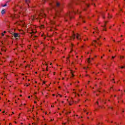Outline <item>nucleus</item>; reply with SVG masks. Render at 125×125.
I'll use <instances>...</instances> for the list:
<instances>
[{"instance_id": "a878e982", "label": "nucleus", "mask_w": 125, "mask_h": 125, "mask_svg": "<svg viewBox=\"0 0 125 125\" xmlns=\"http://www.w3.org/2000/svg\"><path fill=\"white\" fill-rule=\"evenodd\" d=\"M98 101L101 102H101H102V101H101V99L99 100Z\"/></svg>"}, {"instance_id": "e2e57ef3", "label": "nucleus", "mask_w": 125, "mask_h": 125, "mask_svg": "<svg viewBox=\"0 0 125 125\" xmlns=\"http://www.w3.org/2000/svg\"><path fill=\"white\" fill-rule=\"evenodd\" d=\"M26 86H29V85H27Z\"/></svg>"}, {"instance_id": "603ef678", "label": "nucleus", "mask_w": 125, "mask_h": 125, "mask_svg": "<svg viewBox=\"0 0 125 125\" xmlns=\"http://www.w3.org/2000/svg\"><path fill=\"white\" fill-rule=\"evenodd\" d=\"M69 105H70V106H71V105H72V104H69Z\"/></svg>"}, {"instance_id": "37998d69", "label": "nucleus", "mask_w": 125, "mask_h": 125, "mask_svg": "<svg viewBox=\"0 0 125 125\" xmlns=\"http://www.w3.org/2000/svg\"><path fill=\"white\" fill-rule=\"evenodd\" d=\"M28 98H31V96H28Z\"/></svg>"}, {"instance_id": "473e14b6", "label": "nucleus", "mask_w": 125, "mask_h": 125, "mask_svg": "<svg viewBox=\"0 0 125 125\" xmlns=\"http://www.w3.org/2000/svg\"><path fill=\"white\" fill-rule=\"evenodd\" d=\"M4 78H6V75L4 74Z\"/></svg>"}, {"instance_id": "864d4df0", "label": "nucleus", "mask_w": 125, "mask_h": 125, "mask_svg": "<svg viewBox=\"0 0 125 125\" xmlns=\"http://www.w3.org/2000/svg\"><path fill=\"white\" fill-rule=\"evenodd\" d=\"M101 58L102 59V58H103V57H101Z\"/></svg>"}, {"instance_id": "9d476101", "label": "nucleus", "mask_w": 125, "mask_h": 125, "mask_svg": "<svg viewBox=\"0 0 125 125\" xmlns=\"http://www.w3.org/2000/svg\"><path fill=\"white\" fill-rule=\"evenodd\" d=\"M39 16H42V17H45V14H40Z\"/></svg>"}, {"instance_id": "7ed1b4c3", "label": "nucleus", "mask_w": 125, "mask_h": 125, "mask_svg": "<svg viewBox=\"0 0 125 125\" xmlns=\"http://www.w3.org/2000/svg\"><path fill=\"white\" fill-rule=\"evenodd\" d=\"M76 39H77L78 41H82V37L81 36V35L79 34H77L76 35V34H73L72 36L69 37V40H75V39H76Z\"/></svg>"}, {"instance_id": "c85d7f7f", "label": "nucleus", "mask_w": 125, "mask_h": 125, "mask_svg": "<svg viewBox=\"0 0 125 125\" xmlns=\"http://www.w3.org/2000/svg\"><path fill=\"white\" fill-rule=\"evenodd\" d=\"M7 4H5L4 5H3V7L6 6Z\"/></svg>"}, {"instance_id": "13d9d810", "label": "nucleus", "mask_w": 125, "mask_h": 125, "mask_svg": "<svg viewBox=\"0 0 125 125\" xmlns=\"http://www.w3.org/2000/svg\"><path fill=\"white\" fill-rule=\"evenodd\" d=\"M20 96H21V97H22V95H20Z\"/></svg>"}, {"instance_id": "2f4dec72", "label": "nucleus", "mask_w": 125, "mask_h": 125, "mask_svg": "<svg viewBox=\"0 0 125 125\" xmlns=\"http://www.w3.org/2000/svg\"><path fill=\"white\" fill-rule=\"evenodd\" d=\"M109 108L111 109V110H113V107H110Z\"/></svg>"}, {"instance_id": "8fccbe9b", "label": "nucleus", "mask_w": 125, "mask_h": 125, "mask_svg": "<svg viewBox=\"0 0 125 125\" xmlns=\"http://www.w3.org/2000/svg\"><path fill=\"white\" fill-rule=\"evenodd\" d=\"M118 42H121V41H118Z\"/></svg>"}, {"instance_id": "a211bd4d", "label": "nucleus", "mask_w": 125, "mask_h": 125, "mask_svg": "<svg viewBox=\"0 0 125 125\" xmlns=\"http://www.w3.org/2000/svg\"><path fill=\"white\" fill-rule=\"evenodd\" d=\"M25 2H26V3H29V2H30V0H28V1H25Z\"/></svg>"}, {"instance_id": "cd10ccee", "label": "nucleus", "mask_w": 125, "mask_h": 125, "mask_svg": "<svg viewBox=\"0 0 125 125\" xmlns=\"http://www.w3.org/2000/svg\"><path fill=\"white\" fill-rule=\"evenodd\" d=\"M121 69H124V68H125V66H122L121 67Z\"/></svg>"}, {"instance_id": "aec40b11", "label": "nucleus", "mask_w": 125, "mask_h": 125, "mask_svg": "<svg viewBox=\"0 0 125 125\" xmlns=\"http://www.w3.org/2000/svg\"><path fill=\"white\" fill-rule=\"evenodd\" d=\"M11 17H12V18H15V15H12L11 16Z\"/></svg>"}, {"instance_id": "b1692460", "label": "nucleus", "mask_w": 125, "mask_h": 125, "mask_svg": "<svg viewBox=\"0 0 125 125\" xmlns=\"http://www.w3.org/2000/svg\"><path fill=\"white\" fill-rule=\"evenodd\" d=\"M83 47H84V46H83H83H81V48H82V49H83V48H84Z\"/></svg>"}, {"instance_id": "052dcab7", "label": "nucleus", "mask_w": 125, "mask_h": 125, "mask_svg": "<svg viewBox=\"0 0 125 125\" xmlns=\"http://www.w3.org/2000/svg\"><path fill=\"white\" fill-rule=\"evenodd\" d=\"M87 119H89V117H87Z\"/></svg>"}, {"instance_id": "5701e85b", "label": "nucleus", "mask_w": 125, "mask_h": 125, "mask_svg": "<svg viewBox=\"0 0 125 125\" xmlns=\"http://www.w3.org/2000/svg\"><path fill=\"white\" fill-rule=\"evenodd\" d=\"M103 18H104V19H105V16H104V15H103Z\"/></svg>"}, {"instance_id": "69168bd1", "label": "nucleus", "mask_w": 125, "mask_h": 125, "mask_svg": "<svg viewBox=\"0 0 125 125\" xmlns=\"http://www.w3.org/2000/svg\"><path fill=\"white\" fill-rule=\"evenodd\" d=\"M11 125V123H10L9 125Z\"/></svg>"}, {"instance_id": "c9c22d12", "label": "nucleus", "mask_w": 125, "mask_h": 125, "mask_svg": "<svg viewBox=\"0 0 125 125\" xmlns=\"http://www.w3.org/2000/svg\"><path fill=\"white\" fill-rule=\"evenodd\" d=\"M104 31H107V30H106V29L104 28Z\"/></svg>"}, {"instance_id": "6ab92c4d", "label": "nucleus", "mask_w": 125, "mask_h": 125, "mask_svg": "<svg viewBox=\"0 0 125 125\" xmlns=\"http://www.w3.org/2000/svg\"><path fill=\"white\" fill-rule=\"evenodd\" d=\"M107 22H108V21H105V25H104V26H103V27H106V23H107Z\"/></svg>"}, {"instance_id": "bb28decb", "label": "nucleus", "mask_w": 125, "mask_h": 125, "mask_svg": "<svg viewBox=\"0 0 125 125\" xmlns=\"http://www.w3.org/2000/svg\"><path fill=\"white\" fill-rule=\"evenodd\" d=\"M93 45H94L95 47H96V45H95V44H93Z\"/></svg>"}, {"instance_id": "0eeeda50", "label": "nucleus", "mask_w": 125, "mask_h": 125, "mask_svg": "<svg viewBox=\"0 0 125 125\" xmlns=\"http://www.w3.org/2000/svg\"><path fill=\"white\" fill-rule=\"evenodd\" d=\"M13 36H14V38H18V37H19V34L14 33Z\"/></svg>"}, {"instance_id": "72a5a7b5", "label": "nucleus", "mask_w": 125, "mask_h": 125, "mask_svg": "<svg viewBox=\"0 0 125 125\" xmlns=\"http://www.w3.org/2000/svg\"><path fill=\"white\" fill-rule=\"evenodd\" d=\"M115 58H116L115 56H113V57H112V58H113V59Z\"/></svg>"}, {"instance_id": "774afa93", "label": "nucleus", "mask_w": 125, "mask_h": 125, "mask_svg": "<svg viewBox=\"0 0 125 125\" xmlns=\"http://www.w3.org/2000/svg\"><path fill=\"white\" fill-rule=\"evenodd\" d=\"M121 37H123V35H121Z\"/></svg>"}, {"instance_id": "e433bc0d", "label": "nucleus", "mask_w": 125, "mask_h": 125, "mask_svg": "<svg viewBox=\"0 0 125 125\" xmlns=\"http://www.w3.org/2000/svg\"><path fill=\"white\" fill-rule=\"evenodd\" d=\"M34 103H35V104H37V102L35 101Z\"/></svg>"}, {"instance_id": "7c9ffc66", "label": "nucleus", "mask_w": 125, "mask_h": 125, "mask_svg": "<svg viewBox=\"0 0 125 125\" xmlns=\"http://www.w3.org/2000/svg\"><path fill=\"white\" fill-rule=\"evenodd\" d=\"M1 36H2V37H3V36H4V34H3V33H1Z\"/></svg>"}, {"instance_id": "f3484780", "label": "nucleus", "mask_w": 125, "mask_h": 125, "mask_svg": "<svg viewBox=\"0 0 125 125\" xmlns=\"http://www.w3.org/2000/svg\"><path fill=\"white\" fill-rule=\"evenodd\" d=\"M71 74H72V77H75V75H74V74H73V71H71Z\"/></svg>"}, {"instance_id": "3c124183", "label": "nucleus", "mask_w": 125, "mask_h": 125, "mask_svg": "<svg viewBox=\"0 0 125 125\" xmlns=\"http://www.w3.org/2000/svg\"><path fill=\"white\" fill-rule=\"evenodd\" d=\"M5 111H4L2 112V113H5Z\"/></svg>"}, {"instance_id": "1a4fd4ad", "label": "nucleus", "mask_w": 125, "mask_h": 125, "mask_svg": "<svg viewBox=\"0 0 125 125\" xmlns=\"http://www.w3.org/2000/svg\"><path fill=\"white\" fill-rule=\"evenodd\" d=\"M72 7H73V6L72 5V3H69L68 6V8H69V9L72 8Z\"/></svg>"}, {"instance_id": "a19ab883", "label": "nucleus", "mask_w": 125, "mask_h": 125, "mask_svg": "<svg viewBox=\"0 0 125 125\" xmlns=\"http://www.w3.org/2000/svg\"><path fill=\"white\" fill-rule=\"evenodd\" d=\"M6 33V31H4V34H5Z\"/></svg>"}, {"instance_id": "423d86ee", "label": "nucleus", "mask_w": 125, "mask_h": 125, "mask_svg": "<svg viewBox=\"0 0 125 125\" xmlns=\"http://www.w3.org/2000/svg\"><path fill=\"white\" fill-rule=\"evenodd\" d=\"M93 42L94 43H97L98 45H99V46H101V45L102 44L101 43L97 42V41H96V40H94Z\"/></svg>"}, {"instance_id": "79ce46f5", "label": "nucleus", "mask_w": 125, "mask_h": 125, "mask_svg": "<svg viewBox=\"0 0 125 125\" xmlns=\"http://www.w3.org/2000/svg\"><path fill=\"white\" fill-rule=\"evenodd\" d=\"M25 1H29V0H25Z\"/></svg>"}, {"instance_id": "ddd939ff", "label": "nucleus", "mask_w": 125, "mask_h": 125, "mask_svg": "<svg viewBox=\"0 0 125 125\" xmlns=\"http://www.w3.org/2000/svg\"><path fill=\"white\" fill-rule=\"evenodd\" d=\"M4 13H5V10H2L1 11V14L3 15Z\"/></svg>"}, {"instance_id": "2eb2a0df", "label": "nucleus", "mask_w": 125, "mask_h": 125, "mask_svg": "<svg viewBox=\"0 0 125 125\" xmlns=\"http://www.w3.org/2000/svg\"><path fill=\"white\" fill-rule=\"evenodd\" d=\"M87 62L88 63V64H89V63H90V60L89 59H88Z\"/></svg>"}, {"instance_id": "f257e3e1", "label": "nucleus", "mask_w": 125, "mask_h": 125, "mask_svg": "<svg viewBox=\"0 0 125 125\" xmlns=\"http://www.w3.org/2000/svg\"><path fill=\"white\" fill-rule=\"evenodd\" d=\"M49 4L51 6V8H54L56 11L55 16H58L59 13L62 10V6L58 2L56 3V6H54V5L52 2L49 3Z\"/></svg>"}, {"instance_id": "bf43d9fd", "label": "nucleus", "mask_w": 125, "mask_h": 125, "mask_svg": "<svg viewBox=\"0 0 125 125\" xmlns=\"http://www.w3.org/2000/svg\"><path fill=\"white\" fill-rule=\"evenodd\" d=\"M12 114H14V112H12Z\"/></svg>"}, {"instance_id": "4d7b16f0", "label": "nucleus", "mask_w": 125, "mask_h": 125, "mask_svg": "<svg viewBox=\"0 0 125 125\" xmlns=\"http://www.w3.org/2000/svg\"><path fill=\"white\" fill-rule=\"evenodd\" d=\"M116 96H117V95H115V96H114V97H116Z\"/></svg>"}, {"instance_id": "0e129e2a", "label": "nucleus", "mask_w": 125, "mask_h": 125, "mask_svg": "<svg viewBox=\"0 0 125 125\" xmlns=\"http://www.w3.org/2000/svg\"><path fill=\"white\" fill-rule=\"evenodd\" d=\"M97 104H98V102H97Z\"/></svg>"}, {"instance_id": "39448f33", "label": "nucleus", "mask_w": 125, "mask_h": 125, "mask_svg": "<svg viewBox=\"0 0 125 125\" xmlns=\"http://www.w3.org/2000/svg\"><path fill=\"white\" fill-rule=\"evenodd\" d=\"M79 18H80L81 21H82V22L83 23H85V21H84V17H83L82 16H80Z\"/></svg>"}, {"instance_id": "f704fd0d", "label": "nucleus", "mask_w": 125, "mask_h": 125, "mask_svg": "<svg viewBox=\"0 0 125 125\" xmlns=\"http://www.w3.org/2000/svg\"><path fill=\"white\" fill-rule=\"evenodd\" d=\"M46 71H48V69H47V67L46 68Z\"/></svg>"}, {"instance_id": "f8f14e48", "label": "nucleus", "mask_w": 125, "mask_h": 125, "mask_svg": "<svg viewBox=\"0 0 125 125\" xmlns=\"http://www.w3.org/2000/svg\"><path fill=\"white\" fill-rule=\"evenodd\" d=\"M50 23H51V25H55V21H51Z\"/></svg>"}, {"instance_id": "4be33fe9", "label": "nucleus", "mask_w": 125, "mask_h": 125, "mask_svg": "<svg viewBox=\"0 0 125 125\" xmlns=\"http://www.w3.org/2000/svg\"><path fill=\"white\" fill-rule=\"evenodd\" d=\"M70 60H69V57L67 58V60L66 61L68 62V61H69Z\"/></svg>"}, {"instance_id": "09e8293b", "label": "nucleus", "mask_w": 125, "mask_h": 125, "mask_svg": "<svg viewBox=\"0 0 125 125\" xmlns=\"http://www.w3.org/2000/svg\"><path fill=\"white\" fill-rule=\"evenodd\" d=\"M91 0V1H93V0Z\"/></svg>"}, {"instance_id": "20e7f679", "label": "nucleus", "mask_w": 125, "mask_h": 125, "mask_svg": "<svg viewBox=\"0 0 125 125\" xmlns=\"http://www.w3.org/2000/svg\"><path fill=\"white\" fill-rule=\"evenodd\" d=\"M77 4H81V5H82V4H83V5H84L85 7H88V6H89V4H88V3H87V2H85L84 1V0H79L78 1V2L77 3Z\"/></svg>"}, {"instance_id": "c03bdc74", "label": "nucleus", "mask_w": 125, "mask_h": 125, "mask_svg": "<svg viewBox=\"0 0 125 125\" xmlns=\"http://www.w3.org/2000/svg\"><path fill=\"white\" fill-rule=\"evenodd\" d=\"M38 93L37 92H35V94H37Z\"/></svg>"}, {"instance_id": "a18cd8bd", "label": "nucleus", "mask_w": 125, "mask_h": 125, "mask_svg": "<svg viewBox=\"0 0 125 125\" xmlns=\"http://www.w3.org/2000/svg\"><path fill=\"white\" fill-rule=\"evenodd\" d=\"M119 31H121V28H119Z\"/></svg>"}, {"instance_id": "9b49d317", "label": "nucleus", "mask_w": 125, "mask_h": 125, "mask_svg": "<svg viewBox=\"0 0 125 125\" xmlns=\"http://www.w3.org/2000/svg\"><path fill=\"white\" fill-rule=\"evenodd\" d=\"M94 29L95 30L96 33H97V34L99 33V31H98V29H97V27H96L95 28H94Z\"/></svg>"}, {"instance_id": "412c9836", "label": "nucleus", "mask_w": 125, "mask_h": 125, "mask_svg": "<svg viewBox=\"0 0 125 125\" xmlns=\"http://www.w3.org/2000/svg\"><path fill=\"white\" fill-rule=\"evenodd\" d=\"M42 2L43 3H45V0H42Z\"/></svg>"}, {"instance_id": "de8ad7c7", "label": "nucleus", "mask_w": 125, "mask_h": 125, "mask_svg": "<svg viewBox=\"0 0 125 125\" xmlns=\"http://www.w3.org/2000/svg\"><path fill=\"white\" fill-rule=\"evenodd\" d=\"M123 10H122V9H120V11H122Z\"/></svg>"}, {"instance_id": "338daca9", "label": "nucleus", "mask_w": 125, "mask_h": 125, "mask_svg": "<svg viewBox=\"0 0 125 125\" xmlns=\"http://www.w3.org/2000/svg\"><path fill=\"white\" fill-rule=\"evenodd\" d=\"M84 69H86V68H85V67H84Z\"/></svg>"}, {"instance_id": "f03ea898", "label": "nucleus", "mask_w": 125, "mask_h": 125, "mask_svg": "<svg viewBox=\"0 0 125 125\" xmlns=\"http://www.w3.org/2000/svg\"><path fill=\"white\" fill-rule=\"evenodd\" d=\"M80 13H82V11H80L79 10H77V11L72 10L70 11L68 13H67L64 17L65 21L67 22L68 21V19H69L71 20L72 18H74V17L73 16V14H80Z\"/></svg>"}, {"instance_id": "6e6d98bb", "label": "nucleus", "mask_w": 125, "mask_h": 125, "mask_svg": "<svg viewBox=\"0 0 125 125\" xmlns=\"http://www.w3.org/2000/svg\"><path fill=\"white\" fill-rule=\"evenodd\" d=\"M51 107H54V106H53V105H51Z\"/></svg>"}, {"instance_id": "58836bf2", "label": "nucleus", "mask_w": 125, "mask_h": 125, "mask_svg": "<svg viewBox=\"0 0 125 125\" xmlns=\"http://www.w3.org/2000/svg\"><path fill=\"white\" fill-rule=\"evenodd\" d=\"M82 91V90H79V92H81Z\"/></svg>"}, {"instance_id": "4468645a", "label": "nucleus", "mask_w": 125, "mask_h": 125, "mask_svg": "<svg viewBox=\"0 0 125 125\" xmlns=\"http://www.w3.org/2000/svg\"><path fill=\"white\" fill-rule=\"evenodd\" d=\"M32 20H35V19H37V18L36 17L33 16L31 18Z\"/></svg>"}, {"instance_id": "4c0bfd02", "label": "nucleus", "mask_w": 125, "mask_h": 125, "mask_svg": "<svg viewBox=\"0 0 125 125\" xmlns=\"http://www.w3.org/2000/svg\"><path fill=\"white\" fill-rule=\"evenodd\" d=\"M83 10H86V9H85V8H84L83 9Z\"/></svg>"}, {"instance_id": "6e6552de", "label": "nucleus", "mask_w": 125, "mask_h": 125, "mask_svg": "<svg viewBox=\"0 0 125 125\" xmlns=\"http://www.w3.org/2000/svg\"><path fill=\"white\" fill-rule=\"evenodd\" d=\"M107 15H108L107 18L108 19H110V18H112V17H113L112 15H110V13H109L107 14Z\"/></svg>"}, {"instance_id": "5fc2aeb1", "label": "nucleus", "mask_w": 125, "mask_h": 125, "mask_svg": "<svg viewBox=\"0 0 125 125\" xmlns=\"http://www.w3.org/2000/svg\"><path fill=\"white\" fill-rule=\"evenodd\" d=\"M97 40H98V41H99V38H98Z\"/></svg>"}, {"instance_id": "49530a36", "label": "nucleus", "mask_w": 125, "mask_h": 125, "mask_svg": "<svg viewBox=\"0 0 125 125\" xmlns=\"http://www.w3.org/2000/svg\"><path fill=\"white\" fill-rule=\"evenodd\" d=\"M113 42H116V41H115V40H113Z\"/></svg>"}, {"instance_id": "393cba45", "label": "nucleus", "mask_w": 125, "mask_h": 125, "mask_svg": "<svg viewBox=\"0 0 125 125\" xmlns=\"http://www.w3.org/2000/svg\"><path fill=\"white\" fill-rule=\"evenodd\" d=\"M35 38H37V36H34V37L33 38V40H35Z\"/></svg>"}, {"instance_id": "c756f323", "label": "nucleus", "mask_w": 125, "mask_h": 125, "mask_svg": "<svg viewBox=\"0 0 125 125\" xmlns=\"http://www.w3.org/2000/svg\"><path fill=\"white\" fill-rule=\"evenodd\" d=\"M89 83H90V81H88L87 84H89Z\"/></svg>"}, {"instance_id": "dca6fc26", "label": "nucleus", "mask_w": 125, "mask_h": 125, "mask_svg": "<svg viewBox=\"0 0 125 125\" xmlns=\"http://www.w3.org/2000/svg\"><path fill=\"white\" fill-rule=\"evenodd\" d=\"M120 58H121V59H123L125 58V57L122 56H120Z\"/></svg>"}, {"instance_id": "680f3d73", "label": "nucleus", "mask_w": 125, "mask_h": 125, "mask_svg": "<svg viewBox=\"0 0 125 125\" xmlns=\"http://www.w3.org/2000/svg\"><path fill=\"white\" fill-rule=\"evenodd\" d=\"M24 105H26V104H24Z\"/></svg>"}, {"instance_id": "ea45409f", "label": "nucleus", "mask_w": 125, "mask_h": 125, "mask_svg": "<svg viewBox=\"0 0 125 125\" xmlns=\"http://www.w3.org/2000/svg\"><path fill=\"white\" fill-rule=\"evenodd\" d=\"M7 2H9V1H7L6 3H7Z\"/></svg>"}]
</instances>
